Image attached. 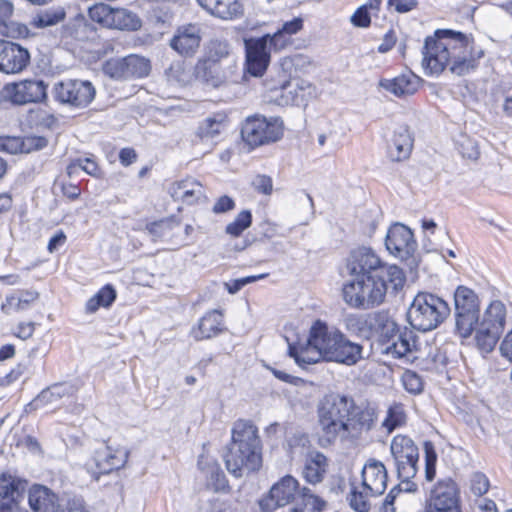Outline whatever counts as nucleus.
Wrapping results in <instances>:
<instances>
[{"label":"nucleus","instance_id":"1","mask_svg":"<svg viewBox=\"0 0 512 512\" xmlns=\"http://www.w3.org/2000/svg\"><path fill=\"white\" fill-rule=\"evenodd\" d=\"M318 425L328 442L359 439L376 423L373 408L356 405L350 396L340 393L326 394L317 405Z\"/></svg>","mask_w":512,"mask_h":512},{"label":"nucleus","instance_id":"2","mask_svg":"<svg viewBox=\"0 0 512 512\" xmlns=\"http://www.w3.org/2000/svg\"><path fill=\"white\" fill-rule=\"evenodd\" d=\"M423 54L422 64L429 74H440L448 68L453 74L462 76L476 69L483 50L475 46L469 35L439 29L426 38Z\"/></svg>","mask_w":512,"mask_h":512},{"label":"nucleus","instance_id":"3","mask_svg":"<svg viewBox=\"0 0 512 512\" xmlns=\"http://www.w3.org/2000/svg\"><path fill=\"white\" fill-rule=\"evenodd\" d=\"M289 353L298 364H314L325 359L354 365L362 358V346L348 340L336 327L317 320L310 328L306 346L299 349L290 346Z\"/></svg>","mask_w":512,"mask_h":512},{"label":"nucleus","instance_id":"4","mask_svg":"<svg viewBox=\"0 0 512 512\" xmlns=\"http://www.w3.org/2000/svg\"><path fill=\"white\" fill-rule=\"evenodd\" d=\"M227 470L242 477L261 467V441L257 427L247 420H238L232 428V441L224 456Z\"/></svg>","mask_w":512,"mask_h":512},{"label":"nucleus","instance_id":"5","mask_svg":"<svg viewBox=\"0 0 512 512\" xmlns=\"http://www.w3.org/2000/svg\"><path fill=\"white\" fill-rule=\"evenodd\" d=\"M406 281L403 273V281L394 287L390 277L360 276L355 277L343 285L342 295L344 302L352 308L368 310L384 303L388 294H396L404 287Z\"/></svg>","mask_w":512,"mask_h":512},{"label":"nucleus","instance_id":"6","mask_svg":"<svg viewBox=\"0 0 512 512\" xmlns=\"http://www.w3.org/2000/svg\"><path fill=\"white\" fill-rule=\"evenodd\" d=\"M450 314V307L440 297L427 293H418L408 309V321L419 331L437 328Z\"/></svg>","mask_w":512,"mask_h":512},{"label":"nucleus","instance_id":"7","mask_svg":"<svg viewBox=\"0 0 512 512\" xmlns=\"http://www.w3.org/2000/svg\"><path fill=\"white\" fill-rule=\"evenodd\" d=\"M507 317L505 304L500 300H493L479 315L475 325V345L483 354L492 352L504 331Z\"/></svg>","mask_w":512,"mask_h":512},{"label":"nucleus","instance_id":"8","mask_svg":"<svg viewBox=\"0 0 512 512\" xmlns=\"http://www.w3.org/2000/svg\"><path fill=\"white\" fill-rule=\"evenodd\" d=\"M347 268L354 278L372 275L390 277V282L394 287L403 281V270L400 267L382 263L376 253L367 247L358 248L351 253Z\"/></svg>","mask_w":512,"mask_h":512},{"label":"nucleus","instance_id":"9","mask_svg":"<svg viewBox=\"0 0 512 512\" xmlns=\"http://www.w3.org/2000/svg\"><path fill=\"white\" fill-rule=\"evenodd\" d=\"M282 38L281 32H276L273 35L266 34L259 38L245 39L246 50V70L249 74L255 77H260L264 74L270 63V53L272 48L282 49L285 46V41L279 43Z\"/></svg>","mask_w":512,"mask_h":512},{"label":"nucleus","instance_id":"10","mask_svg":"<svg viewBox=\"0 0 512 512\" xmlns=\"http://www.w3.org/2000/svg\"><path fill=\"white\" fill-rule=\"evenodd\" d=\"M456 331L462 338H468L479 320L480 301L470 288L459 286L454 293Z\"/></svg>","mask_w":512,"mask_h":512},{"label":"nucleus","instance_id":"11","mask_svg":"<svg viewBox=\"0 0 512 512\" xmlns=\"http://www.w3.org/2000/svg\"><path fill=\"white\" fill-rule=\"evenodd\" d=\"M391 455L402 484L414 486L410 480L418 471L419 450L414 441L406 435H396L390 444Z\"/></svg>","mask_w":512,"mask_h":512},{"label":"nucleus","instance_id":"12","mask_svg":"<svg viewBox=\"0 0 512 512\" xmlns=\"http://www.w3.org/2000/svg\"><path fill=\"white\" fill-rule=\"evenodd\" d=\"M283 136V121L278 117L248 118L242 128L244 141L252 147L276 142Z\"/></svg>","mask_w":512,"mask_h":512},{"label":"nucleus","instance_id":"13","mask_svg":"<svg viewBox=\"0 0 512 512\" xmlns=\"http://www.w3.org/2000/svg\"><path fill=\"white\" fill-rule=\"evenodd\" d=\"M426 512H462L460 490L452 479L436 482L427 498Z\"/></svg>","mask_w":512,"mask_h":512},{"label":"nucleus","instance_id":"14","mask_svg":"<svg viewBox=\"0 0 512 512\" xmlns=\"http://www.w3.org/2000/svg\"><path fill=\"white\" fill-rule=\"evenodd\" d=\"M129 458V450L123 446L104 443L94 451L93 457L88 462V470L98 480L101 474H109L114 470L125 466Z\"/></svg>","mask_w":512,"mask_h":512},{"label":"nucleus","instance_id":"15","mask_svg":"<svg viewBox=\"0 0 512 512\" xmlns=\"http://www.w3.org/2000/svg\"><path fill=\"white\" fill-rule=\"evenodd\" d=\"M55 98L76 108L88 106L95 97V88L89 81L68 79L54 87Z\"/></svg>","mask_w":512,"mask_h":512},{"label":"nucleus","instance_id":"16","mask_svg":"<svg viewBox=\"0 0 512 512\" xmlns=\"http://www.w3.org/2000/svg\"><path fill=\"white\" fill-rule=\"evenodd\" d=\"M384 329L387 333H391L384 348L386 354L394 358H405L408 361L416 358L414 356V352L417 350L416 339L412 331L400 332L398 325L393 320H387Z\"/></svg>","mask_w":512,"mask_h":512},{"label":"nucleus","instance_id":"17","mask_svg":"<svg viewBox=\"0 0 512 512\" xmlns=\"http://www.w3.org/2000/svg\"><path fill=\"white\" fill-rule=\"evenodd\" d=\"M385 246L390 254L406 260L413 255L417 244L412 231L407 226L395 223L386 234Z\"/></svg>","mask_w":512,"mask_h":512},{"label":"nucleus","instance_id":"18","mask_svg":"<svg viewBox=\"0 0 512 512\" xmlns=\"http://www.w3.org/2000/svg\"><path fill=\"white\" fill-rule=\"evenodd\" d=\"M298 487V481L294 477L290 475L284 476L271 487L269 495L260 500L261 510L271 512L278 507L288 505L294 500Z\"/></svg>","mask_w":512,"mask_h":512},{"label":"nucleus","instance_id":"19","mask_svg":"<svg viewBox=\"0 0 512 512\" xmlns=\"http://www.w3.org/2000/svg\"><path fill=\"white\" fill-rule=\"evenodd\" d=\"M5 89L10 101L17 105L42 102L47 97V85L42 80H24Z\"/></svg>","mask_w":512,"mask_h":512},{"label":"nucleus","instance_id":"20","mask_svg":"<svg viewBox=\"0 0 512 512\" xmlns=\"http://www.w3.org/2000/svg\"><path fill=\"white\" fill-rule=\"evenodd\" d=\"M236 61L227 63H199L195 66L196 76L206 84L218 88L227 84L235 75Z\"/></svg>","mask_w":512,"mask_h":512},{"label":"nucleus","instance_id":"21","mask_svg":"<svg viewBox=\"0 0 512 512\" xmlns=\"http://www.w3.org/2000/svg\"><path fill=\"white\" fill-rule=\"evenodd\" d=\"M169 193L175 201L184 205L200 204L207 199L202 183L193 177L174 182L169 188Z\"/></svg>","mask_w":512,"mask_h":512},{"label":"nucleus","instance_id":"22","mask_svg":"<svg viewBox=\"0 0 512 512\" xmlns=\"http://www.w3.org/2000/svg\"><path fill=\"white\" fill-rule=\"evenodd\" d=\"M63 499L48 487L34 484L28 491V503L34 512H61Z\"/></svg>","mask_w":512,"mask_h":512},{"label":"nucleus","instance_id":"23","mask_svg":"<svg viewBox=\"0 0 512 512\" xmlns=\"http://www.w3.org/2000/svg\"><path fill=\"white\" fill-rule=\"evenodd\" d=\"M200 42V28L197 25L189 24L177 29L170 40V46L182 56H192L198 50Z\"/></svg>","mask_w":512,"mask_h":512},{"label":"nucleus","instance_id":"24","mask_svg":"<svg viewBox=\"0 0 512 512\" xmlns=\"http://www.w3.org/2000/svg\"><path fill=\"white\" fill-rule=\"evenodd\" d=\"M362 486L369 491L381 495L387 487L388 475L384 464L376 459H369L361 473Z\"/></svg>","mask_w":512,"mask_h":512},{"label":"nucleus","instance_id":"25","mask_svg":"<svg viewBox=\"0 0 512 512\" xmlns=\"http://www.w3.org/2000/svg\"><path fill=\"white\" fill-rule=\"evenodd\" d=\"M73 393L71 384L56 383L43 389L28 406L33 409L57 407L64 398L71 397Z\"/></svg>","mask_w":512,"mask_h":512},{"label":"nucleus","instance_id":"26","mask_svg":"<svg viewBox=\"0 0 512 512\" xmlns=\"http://www.w3.org/2000/svg\"><path fill=\"white\" fill-rule=\"evenodd\" d=\"M314 87L308 81L294 79L282 84L278 99L282 105H300L312 96Z\"/></svg>","mask_w":512,"mask_h":512},{"label":"nucleus","instance_id":"27","mask_svg":"<svg viewBox=\"0 0 512 512\" xmlns=\"http://www.w3.org/2000/svg\"><path fill=\"white\" fill-rule=\"evenodd\" d=\"M2 56L0 71L6 74L23 71L30 61L28 50L13 42H8V47H6Z\"/></svg>","mask_w":512,"mask_h":512},{"label":"nucleus","instance_id":"28","mask_svg":"<svg viewBox=\"0 0 512 512\" xmlns=\"http://www.w3.org/2000/svg\"><path fill=\"white\" fill-rule=\"evenodd\" d=\"M27 482L9 474L0 476V509L18 507L16 501L22 496Z\"/></svg>","mask_w":512,"mask_h":512},{"label":"nucleus","instance_id":"29","mask_svg":"<svg viewBox=\"0 0 512 512\" xmlns=\"http://www.w3.org/2000/svg\"><path fill=\"white\" fill-rule=\"evenodd\" d=\"M197 2L211 15L222 20L236 19L244 12L240 0H197Z\"/></svg>","mask_w":512,"mask_h":512},{"label":"nucleus","instance_id":"30","mask_svg":"<svg viewBox=\"0 0 512 512\" xmlns=\"http://www.w3.org/2000/svg\"><path fill=\"white\" fill-rule=\"evenodd\" d=\"M223 331V315L219 310L207 312L197 326L191 330L192 337L197 340L210 339Z\"/></svg>","mask_w":512,"mask_h":512},{"label":"nucleus","instance_id":"31","mask_svg":"<svg viewBox=\"0 0 512 512\" xmlns=\"http://www.w3.org/2000/svg\"><path fill=\"white\" fill-rule=\"evenodd\" d=\"M379 86L397 97L414 94L419 87V78L413 73L401 74L393 79H381Z\"/></svg>","mask_w":512,"mask_h":512},{"label":"nucleus","instance_id":"32","mask_svg":"<svg viewBox=\"0 0 512 512\" xmlns=\"http://www.w3.org/2000/svg\"><path fill=\"white\" fill-rule=\"evenodd\" d=\"M14 12V5L10 0H0V34L6 37L18 38L28 35L26 25L10 21Z\"/></svg>","mask_w":512,"mask_h":512},{"label":"nucleus","instance_id":"33","mask_svg":"<svg viewBox=\"0 0 512 512\" xmlns=\"http://www.w3.org/2000/svg\"><path fill=\"white\" fill-rule=\"evenodd\" d=\"M413 148V138L409 129L405 126L398 127L393 134L389 146V155L393 161L407 159Z\"/></svg>","mask_w":512,"mask_h":512},{"label":"nucleus","instance_id":"34","mask_svg":"<svg viewBox=\"0 0 512 512\" xmlns=\"http://www.w3.org/2000/svg\"><path fill=\"white\" fill-rule=\"evenodd\" d=\"M327 459L318 451H309L303 468L305 480L311 484L320 483L326 473Z\"/></svg>","mask_w":512,"mask_h":512},{"label":"nucleus","instance_id":"35","mask_svg":"<svg viewBox=\"0 0 512 512\" xmlns=\"http://www.w3.org/2000/svg\"><path fill=\"white\" fill-rule=\"evenodd\" d=\"M202 470L208 489L219 492L227 488V480L220 465L214 460H200L198 463Z\"/></svg>","mask_w":512,"mask_h":512},{"label":"nucleus","instance_id":"36","mask_svg":"<svg viewBox=\"0 0 512 512\" xmlns=\"http://www.w3.org/2000/svg\"><path fill=\"white\" fill-rule=\"evenodd\" d=\"M227 61H236L231 55V46L226 40L213 39L207 47L205 55L199 63H227Z\"/></svg>","mask_w":512,"mask_h":512},{"label":"nucleus","instance_id":"37","mask_svg":"<svg viewBox=\"0 0 512 512\" xmlns=\"http://www.w3.org/2000/svg\"><path fill=\"white\" fill-rule=\"evenodd\" d=\"M226 128V116L215 114L205 118L197 128V136L203 141L214 140Z\"/></svg>","mask_w":512,"mask_h":512},{"label":"nucleus","instance_id":"38","mask_svg":"<svg viewBox=\"0 0 512 512\" xmlns=\"http://www.w3.org/2000/svg\"><path fill=\"white\" fill-rule=\"evenodd\" d=\"M39 297V293L36 291H25L22 292L19 297L14 295L7 296L5 301L1 305V311L4 314H12L27 309L30 304L35 302Z\"/></svg>","mask_w":512,"mask_h":512},{"label":"nucleus","instance_id":"39","mask_svg":"<svg viewBox=\"0 0 512 512\" xmlns=\"http://www.w3.org/2000/svg\"><path fill=\"white\" fill-rule=\"evenodd\" d=\"M65 17L66 12L63 8H50L35 14L30 21V25L33 28L44 29L63 22Z\"/></svg>","mask_w":512,"mask_h":512},{"label":"nucleus","instance_id":"40","mask_svg":"<svg viewBox=\"0 0 512 512\" xmlns=\"http://www.w3.org/2000/svg\"><path fill=\"white\" fill-rule=\"evenodd\" d=\"M141 21L136 14L124 9L113 8L109 28L119 30H137Z\"/></svg>","mask_w":512,"mask_h":512},{"label":"nucleus","instance_id":"41","mask_svg":"<svg viewBox=\"0 0 512 512\" xmlns=\"http://www.w3.org/2000/svg\"><path fill=\"white\" fill-rule=\"evenodd\" d=\"M116 298V291L111 285L102 287L86 303V310L89 313L96 312L100 307H109Z\"/></svg>","mask_w":512,"mask_h":512},{"label":"nucleus","instance_id":"42","mask_svg":"<svg viewBox=\"0 0 512 512\" xmlns=\"http://www.w3.org/2000/svg\"><path fill=\"white\" fill-rule=\"evenodd\" d=\"M127 77L131 78H142L150 72V62L144 57L137 55H129L125 57Z\"/></svg>","mask_w":512,"mask_h":512},{"label":"nucleus","instance_id":"43","mask_svg":"<svg viewBox=\"0 0 512 512\" xmlns=\"http://www.w3.org/2000/svg\"><path fill=\"white\" fill-rule=\"evenodd\" d=\"M373 496L377 495L369 493L362 485L361 487H353L349 496L350 506L357 512H367L370 507L369 499Z\"/></svg>","mask_w":512,"mask_h":512},{"label":"nucleus","instance_id":"44","mask_svg":"<svg viewBox=\"0 0 512 512\" xmlns=\"http://www.w3.org/2000/svg\"><path fill=\"white\" fill-rule=\"evenodd\" d=\"M103 72L112 79L127 80L125 57L107 60L103 65Z\"/></svg>","mask_w":512,"mask_h":512},{"label":"nucleus","instance_id":"45","mask_svg":"<svg viewBox=\"0 0 512 512\" xmlns=\"http://www.w3.org/2000/svg\"><path fill=\"white\" fill-rule=\"evenodd\" d=\"M113 8L104 3H97L88 10L89 18L103 27L109 28Z\"/></svg>","mask_w":512,"mask_h":512},{"label":"nucleus","instance_id":"46","mask_svg":"<svg viewBox=\"0 0 512 512\" xmlns=\"http://www.w3.org/2000/svg\"><path fill=\"white\" fill-rule=\"evenodd\" d=\"M304 508H294V512H321L326 507V502L310 493V490L304 488L301 495Z\"/></svg>","mask_w":512,"mask_h":512},{"label":"nucleus","instance_id":"47","mask_svg":"<svg viewBox=\"0 0 512 512\" xmlns=\"http://www.w3.org/2000/svg\"><path fill=\"white\" fill-rule=\"evenodd\" d=\"M406 422V414L401 404H394L388 409L387 417L383 422V426L389 432L395 428L402 426Z\"/></svg>","mask_w":512,"mask_h":512},{"label":"nucleus","instance_id":"48","mask_svg":"<svg viewBox=\"0 0 512 512\" xmlns=\"http://www.w3.org/2000/svg\"><path fill=\"white\" fill-rule=\"evenodd\" d=\"M252 223V215L249 210L241 211L235 220L226 227V232L232 236H239L245 229L250 227Z\"/></svg>","mask_w":512,"mask_h":512},{"label":"nucleus","instance_id":"49","mask_svg":"<svg viewBox=\"0 0 512 512\" xmlns=\"http://www.w3.org/2000/svg\"><path fill=\"white\" fill-rule=\"evenodd\" d=\"M424 452H425V477L428 481H432L436 474V461L437 454L435 452L434 446L430 441H426L424 443Z\"/></svg>","mask_w":512,"mask_h":512},{"label":"nucleus","instance_id":"50","mask_svg":"<svg viewBox=\"0 0 512 512\" xmlns=\"http://www.w3.org/2000/svg\"><path fill=\"white\" fill-rule=\"evenodd\" d=\"M77 168L82 169L87 174L98 177L99 176V167L97 163L92 158H79L73 161L68 167L67 172L69 175L73 174Z\"/></svg>","mask_w":512,"mask_h":512},{"label":"nucleus","instance_id":"51","mask_svg":"<svg viewBox=\"0 0 512 512\" xmlns=\"http://www.w3.org/2000/svg\"><path fill=\"white\" fill-rule=\"evenodd\" d=\"M416 485L414 486H407L405 484H400L394 488H392L389 492V494L386 496L383 506H382V512H395L396 508L394 506L395 500L397 497L401 495L403 491L410 492L415 491Z\"/></svg>","mask_w":512,"mask_h":512},{"label":"nucleus","instance_id":"52","mask_svg":"<svg viewBox=\"0 0 512 512\" xmlns=\"http://www.w3.org/2000/svg\"><path fill=\"white\" fill-rule=\"evenodd\" d=\"M167 76H168L169 81L176 82L180 85H186L192 79L190 70H187L184 67V65L179 64V63L172 65L169 68V70L167 71Z\"/></svg>","mask_w":512,"mask_h":512},{"label":"nucleus","instance_id":"53","mask_svg":"<svg viewBox=\"0 0 512 512\" xmlns=\"http://www.w3.org/2000/svg\"><path fill=\"white\" fill-rule=\"evenodd\" d=\"M490 482L485 474L476 472L470 478V491L477 497H481L489 490Z\"/></svg>","mask_w":512,"mask_h":512},{"label":"nucleus","instance_id":"54","mask_svg":"<svg viewBox=\"0 0 512 512\" xmlns=\"http://www.w3.org/2000/svg\"><path fill=\"white\" fill-rule=\"evenodd\" d=\"M402 384L405 390L412 394H418L423 389V384L420 376L410 370H407L403 373Z\"/></svg>","mask_w":512,"mask_h":512},{"label":"nucleus","instance_id":"55","mask_svg":"<svg viewBox=\"0 0 512 512\" xmlns=\"http://www.w3.org/2000/svg\"><path fill=\"white\" fill-rule=\"evenodd\" d=\"M47 139L41 136L21 137L22 153H31L47 146Z\"/></svg>","mask_w":512,"mask_h":512},{"label":"nucleus","instance_id":"56","mask_svg":"<svg viewBox=\"0 0 512 512\" xmlns=\"http://www.w3.org/2000/svg\"><path fill=\"white\" fill-rule=\"evenodd\" d=\"M251 184L258 193L264 195H271L273 191L272 179L267 175H256Z\"/></svg>","mask_w":512,"mask_h":512},{"label":"nucleus","instance_id":"57","mask_svg":"<svg viewBox=\"0 0 512 512\" xmlns=\"http://www.w3.org/2000/svg\"><path fill=\"white\" fill-rule=\"evenodd\" d=\"M291 453H304L310 446V440L306 434H295L289 439Z\"/></svg>","mask_w":512,"mask_h":512},{"label":"nucleus","instance_id":"58","mask_svg":"<svg viewBox=\"0 0 512 512\" xmlns=\"http://www.w3.org/2000/svg\"><path fill=\"white\" fill-rule=\"evenodd\" d=\"M21 137H0V150L10 154L22 153Z\"/></svg>","mask_w":512,"mask_h":512},{"label":"nucleus","instance_id":"59","mask_svg":"<svg viewBox=\"0 0 512 512\" xmlns=\"http://www.w3.org/2000/svg\"><path fill=\"white\" fill-rule=\"evenodd\" d=\"M303 27V20L299 17L294 18L291 21H288L283 24V27L281 30H278L277 32H281L282 38L280 39L279 43L282 41H285V44L287 43V39L284 37V34L293 35L296 34L298 31H300Z\"/></svg>","mask_w":512,"mask_h":512},{"label":"nucleus","instance_id":"60","mask_svg":"<svg viewBox=\"0 0 512 512\" xmlns=\"http://www.w3.org/2000/svg\"><path fill=\"white\" fill-rule=\"evenodd\" d=\"M345 328L353 333L361 332L365 326V321L361 316L350 314L344 318Z\"/></svg>","mask_w":512,"mask_h":512},{"label":"nucleus","instance_id":"61","mask_svg":"<svg viewBox=\"0 0 512 512\" xmlns=\"http://www.w3.org/2000/svg\"><path fill=\"white\" fill-rule=\"evenodd\" d=\"M460 151L463 157L468 159H477L479 156L478 145L475 141L468 138L460 143Z\"/></svg>","mask_w":512,"mask_h":512},{"label":"nucleus","instance_id":"62","mask_svg":"<svg viewBox=\"0 0 512 512\" xmlns=\"http://www.w3.org/2000/svg\"><path fill=\"white\" fill-rule=\"evenodd\" d=\"M370 16L366 6H362L351 16V22L358 27H368Z\"/></svg>","mask_w":512,"mask_h":512},{"label":"nucleus","instance_id":"63","mask_svg":"<svg viewBox=\"0 0 512 512\" xmlns=\"http://www.w3.org/2000/svg\"><path fill=\"white\" fill-rule=\"evenodd\" d=\"M389 6L393 7L398 13H407L412 11L418 5L417 0H388Z\"/></svg>","mask_w":512,"mask_h":512},{"label":"nucleus","instance_id":"64","mask_svg":"<svg viewBox=\"0 0 512 512\" xmlns=\"http://www.w3.org/2000/svg\"><path fill=\"white\" fill-rule=\"evenodd\" d=\"M499 350L504 358L512 362V329L504 336Z\"/></svg>","mask_w":512,"mask_h":512}]
</instances>
